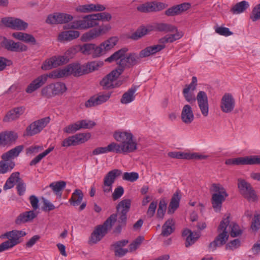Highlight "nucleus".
Masks as SVG:
<instances>
[{
    "mask_svg": "<svg viewBox=\"0 0 260 260\" xmlns=\"http://www.w3.org/2000/svg\"><path fill=\"white\" fill-rule=\"evenodd\" d=\"M115 140L119 143L112 142L116 153L124 154L132 153L138 149L136 139L129 130H118L113 135Z\"/></svg>",
    "mask_w": 260,
    "mask_h": 260,
    "instance_id": "1",
    "label": "nucleus"
},
{
    "mask_svg": "<svg viewBox=\"0 0 260 260\" xmlns=\"http://www.w3.org/2000/svg\"><path fill=\"white\" fill-rule=\"evenodd\" d=\"M128 49L126 48H122L114 53L110 57L105 59V61L111 62L113 61H117L118 64V69H122V72L126 68L133 67L141 61L140 53L139 54L136 53H129L126 56H124L125 53Z\"/></svg>",
    "mask_w": 260,
    "mask_h": 260,
    "instance_id": "2",
    "label": "nucleus"
},
{
    "mask_svg": "<svg viewBox=\"0 0 260 260\" xmlns=\"http://www.w3.org/2000/svg\"><path fill=\"white\" fill-rule=\"evenodd\" d=\"M86 74L84 65L79 63L70 64L62 69L54 70L49 73L50 78L57 79L67 77L71 75L80 76Z\"/></svg>",
    "mask_w": 260,
    "mask_h": 260,
    "instance_id": "3",
    "label": "nucleus"
},
{
    "mask_svg": "<svg viewBox=\"0 0 260 260\" xmlns=\"http://www.w3.org/2000/svg\"><path fill=\"white\" fill-rule=\"evenodd\" d=\"M230 214L226 213L224 215L222 221L219 225L218 231L220 234L216 237L215 240L209 244V248L213 251L217 247L224 245L229 238L227 227L230 224Z\"/></svg>",
    "mask_w": 260,
    "mask_h": 260,
    "instance_id": "4",
    "label": "nucleus"
},
{
    "mask_svg": "<svg viewBox=\"0 0 260 260\" xmlns=\"http://www.w3.org/2000/svg\"><path fill=\"white\" fill-rule=\"evenodd\" d=\"M210 190L212 193V207L216 212H218L220 210L222 204L225 200L228 194L224 187L219 183L212 184Z\"/></svg>",
    "mask_w": 260,
    "mask_h": 260,
    "instance_id": "5",
    "label": "nucleus"
},
{
    "mask_svg": "<svg viewBox=\"0 0 260 260\" xmlns=\"http://www.w3.org/2000/svg\"><path fill=\"white\" fill-rule=\"evenodd\" d=\"M26 235V232L23 230H13L6 232L4 234V236L8 240L0 244V252L12 248L20 243L21 242L20 239Z\"/></svg>",
    "mask_w": 260,
    "mask_h": 260,
    "instance_id": "6",
    "label": "nucleus"
},
{
    "mask_svg": "<svg viewBox=\"0 0 260 260\" xmlns=\"http://www.w3.org/2000/svg\"><path fill=\"white\" fill-rule=\"evenodd\" d=\"M116 214H113L105 221L103 225L98 226L92 233L90 242L92 243H96L100 241L112 228L116 220Z\"/></svg>",
    "mask_w": 260,
    "mask_h": 260,
    "instance_id": "7",
    "label": "nucleus"
},
{
    "mask_svg": "<svg viewBox=\"0 0 260 260\" xmlns=\"http://www.w3.org/2000/svg\"><path fill=\"white\" fill-rule=\"evenodd\" d=\"M67 88L62 82L51 83L44 87L41 90L43 96L50 99L56 95L62 94L66 91Z\"/></svg>",
    "mask_w": 260,
    "mask_h": 260,
    "instance_id": "8",
    "label": "nucleus"
},
{
    "mask_svg": "<svg viewBox=\"0 0 260 260\" xmlns=\"http://www.w3.org/2000/svg\"><path fill=\"white\" fill-rule=\"evenodd\" d=\"M111 29V26L110 24H103L98 28L90 29L84 33L81 37L80 40L83 42L91 41L106 34Z\"/></svg>",
    "mask_w": 260,
    "mask_h": 260,
    "instance_id": "9",
    "label": "nucleus"
},
{
    "mask_svg": "<svg viewBox=\"0 0 260 260\" xmlns=\"http://www.w3.org/2000/svg\"><path fill=\"white\" fill-rule=\"evenodd\" d=\"M98 23L94 21L92 14L84 16L82 19L76 20L68 25V28L74 29H87L98 26Z\"/></svg>",
    "mask_w": 260,
    "mask_h": 260,
    "instance_id": "10",
    "label": "nucleus"
},
{
    "mask_svg": "<svg viewBox=\"0 0 260 260\" xmlns=\"http://www.w3.org/2000/svg\"><path fill=\"white\" fill-rule=\"evenodd\" d=\"M121 174V170L115 169L109 171L104 176L102 185V189L104 193H108L112 191L113 183Z\"/></svg>",
    "mask_w": 260,
    "mask_h": 260,
    "instance_id": "11",
    "label": "nucleus"
},
{
    "mask_svg": "<svg viewBox=\"0 0 260 260\" xmlns=\"http://www.w3.org/2000/svg\"><path fill=\"white\" fill-rule=\"evenodd\" d=\"M122 73V69L117 68L113 70L102 79L100 82L101 85L105 89L112 88L119 86L120 84L118 83L116 80Z\"/></svg>",
    "mask_w": 260,
    "mask_h": 260,
    "instance_id": "12",
    "label": "nucleus"
},
{
    "mask_svg": "<svg viewBox=\"0 0 260 260\" xmlns=\"http://www.w3.org/2000/svg\"><path fill=\"white\" fill-rule=\"evenodd\" d=\"M90 137L91 134L89 133H78L65 139L62 142L61 146L66 147L71 146H76L80 144L84 143L87 141Z\"/></svg>",
    "mask_w": 260,
    "mask_h": 260,
    "instance_id": "13",
    "label": "nucleus"
},
{
    "mask_svg": "<svg viewBox=\"0 0 260 260\" xmlns=\"http://www.w3.org/2000/svg\"><path fill=\"white\" fill-rule=\"evenodd\" d=\"M49 117H46L34 121L26 129L25 135L31 136L39 133L50 122Z\"/></svg>",
    "mask_w": 260,
    "mask_h": 260,
    "instance_id": "14",
    "label": "nucleus"
},
{
    "mask_svg": "<svg viewBox=\"0 0 260 260\" xmlns=\"http://www.w3.org/2000/svg\"><path fill=\"white\" fill-rule=\"evenodd\" d=\"M167 6L165 3L153 1L141 4L137 7V9L142 13L155 12L165 9Z\"/></svg>",
    "mask_w": 260,
    "mask_h": 260,
    "instance_id": "15",
    "label": "nucleus"
},
{
    "mask_svg": "<svg viewBox=\"0 0 260 260\" xmlns=\"http://www.w3.org/2000/svg\"><path fill=\"white\" fill-rule=\"evenodd\" d=\"M74 17L64 13H54L48 16L46 22L48 24H63L72 21Z\"/></svg>",
    "mask_w": 260,
    "mask_h": 260,
    "instance_id": "16",
    "label": "nucleus"
},
{
    "mask_svg": "<svg viewBox=\"0 0 260 260\" xmlns=\"http://www.w3.org/2000/svg\"><path fill=\"white\" fill-rule=\"evenodd\" d=\"M2 23L13 29L23 30L28 27L27 23L19 18L5 17L2 19Z\"/></svg>",
    "mask_w": 260,
    "mask_h": 260,
    "instance_id": "17",
    "label": "nucleus"
},
{
    "mask_svg": "<svg viewBox=\"0 0 260 260\" xmlns=\"http://www.w3.org/2000/svg\"><path fill=\"white\" fill-rule=\"evenodd\" d=\"M79 48L80 52L84 55H91L93 58L101 56L102 49L98 47L95 44L85 43L79 45Z\"/></svg>",
    "mask_w": 260,
    "mask_h": 260,
    "instance_id": "18",
    "label": "nucleus"
},
{
    "mask_svg": "<svg viewBox=\"0 0 260 260\" xmlns=\"http://www.w3.org/2000/svg\"><path fill=\"white\" fill-rule=\"evenodd\" d=\"M68 62V58L64 56H54L46 60L42 66L43 70H50Z\"/></svg>",
    "mask_w": 260,
    "mask_h": 260,
    "instance_id": "19",
    "label": "nucleus"
},
{
    "mask_svg": "<svg viewBox=\"0 0 260 260\" xmlns=\"http://www.w3.org/2000/svg\"><path fill=\"white\" fill-rule=\"evenodd\" d=\"M235 106V101L233 96L229 93H225L221 98L220 107L221 111L229 113L233 111Z\"/></svg>",
    "mask_w": 260,
    "mask_h": 260,
    "instance_id": "20",
    "label": "nucleus"
},
{
    "mask_svg": "<svg viewBox=\"0 0 260 260\" xmlns=\"http://www.w3.org/2000/svg\"><path fill=\"white\" fill-rule=\"evenodd\" d=\"M2 45L7 50L12 52H24L27 50V47L20 42H15L11 40L4 38Z\"/></svg>",
    "mask_w": 260,
    "mask_h": 260,
    "instance_id": "21",
    "label": "nucleus"
},
{
    "mask_svg": "<svg viewBox=\"0 0 260 260\" xmlns=\"http://www.w3.org/2000/svg\"><path fill=\"white\" fill-rule=\"evenodd\" d=\"M197 85V78L193 76L192 78L191 82L189 85H186L182 91L185 100L190 103H193L196 101L193 91L196 89Z\"/></svg>",
    "mask_w": 260,
    "mask_h": 260,
    "instance_id": "22",
    "label": "nucleus"
},
{
    "mask_svg": "<svg viewBox=\"0 0 260 260\" xmlns=\"http://www.w3.org/2000/svg\"><path fill=\"white\" fill-rule=\"evenodd\" d=\"M196 100L197 101L198 105L204 117H207L209 114V104L207 95L205 92L200 91L198 92Z\"/></svg>",
    "mask_w": 260,
    "mask_h": 260,
    "instance_id": "23",
    "label": "nucleus"
},
{
    "mask_svg": "<svg viewBox=\"0 0 260 260\" xmlns=\"http://www.w3.org/2000/svg\"><path fill=\"white\" fill-rule=\"evenodd\" d=\"M181 119L187 125L190 124L194 120V115L190 105L186 104L183 107L181 113Z\"/></svg>",
    "mask_w": 260,
    "mask_h": 260,
    "instance_id": "24",
    "label": "nucleus"
},
{
    "mask_svg": "<svg viewBox=\"0 0 260 260\" xmlns=\"http://www.w3.org/2000/svg\"><path fill=\"white\" fill-rule=\"evenodd\" d=\"M49 76V74L39 76L29 84L26 89V92L30 93L39 88L46 82L47 78H50Z\"/></svg>",
    "mask_w": 260,
    "mask_h": 260,
    "instance_id": "25",
    "label": "nucleus"
},
{
    "mask_svg": "<svg viewBox=\"0 0 260 260\" xmlns=\"http://www.w3.org/2000/svg\"><path fill=\"white\" fill-rule=\"evenodd\" d=\"M17 135L12 132L0 133V147L10 145L17 139Z\"/></svg>",
    "mask_w": 260,
    "mask_h": 260,
    "instance_id": "26",
    "label": "nucleus"
},
{
    "mask_svg": "<svg viewBox=\"0 0 260 260\" xmlns=\"http://www.w3.org/2000/svg\"><path fill=\"white\" fill-rule=\"evenodd\" d=\"M128 242V241L127 240H122L117 241L112 244V246L113 248V250L116 256L122 257L129 252L128 249L123 248Z\"/></svg>",
    "mask_w": 260,
    "mask_h": 260,
    "instance_id": "27",
    "label": "nucleus"
},
{
    "mask_svg": "<svg viewBox=\"0 0 260 260\" xmlns=\"http://www.w3.org/2000/svg\"><path fill=\"white\" fill-rule=\"evenodd\" d=\"M25 111V108L19 107L15 108L9 111L3 119L4 122H9L17 119L22 115Z\"/></svg>",
    "mask_w": 260,
    "mask_h": 260,
    "instance_id": "28",
    "label": "nucleus"
},
{
    "mask_svg": "<svg viewBox=\"0 0 260 260\" xmlns=\"http://www.w3.org/2000/svg\"><path fill=\"white\" fill-rule=\"evenodd\" d=\"M165 47V45L163 44H158L147 47L140 52V57L143 58L154 55L160 51Z\"/></svg>",
    "mask_w": 260,
    "mask_h": 260,
    "instance_id": "29",
    "label": "nucleus"
},
{
    "mask_svg": "<svg viewBox=\"0 0 260 260\" xmlns=\"http://www.w3.org/2000/svg\"><path fill=\"white\" fill-rule=\"evenodd\" d=\"M80 32L78 30H70L60 32L58 36L59 41H71L78 38L80 36Z\"/></svg>",
    "mask_w": 260,
    "mask_h": 260,
    "instance_id": "30",
    "label": "nucleus"
},
{
    "mask_svg": "<svg viewBox=\"0 0 260 260\" xmlns=\"http://www.w3.org/2000/svg\"><path fill=\"white\" fill-rule=\"evenodd\" d=\"M139 88V86L133 85L122 96L120 102L123 104H127L135 99V92Z\"/></svg>",
    "mask_w": 260,
    "mask_h": 260,
    "instance_id": "31",
    "label": "nucleus"
},
{
    "mask_svg": "<svg viewBox=\"0 0 260 260\" xmlns=\"http://www.w3.org/2000/svg\"><path fill=\"white\" fill-rule=\"evenodd\" d=\"M37 213L34 211L23 212L17 217L15 223L18 225H20L25 222H30L37 216Z\"/></svg>",
    "mask_w": 260,
    "mask_h": 260,
    "instance_id": "32",
    "label": "nucleus"
},
{
    "mask_svg": "<svg viewBox=\"0 0 260 260\" xmlns=\"http://www.w3.org/2000/svg\"><path fill=\"white\" fill-rule=\"evenodd\" d=\"M174 34L166 35L164 37L161 38L159 40L160 44L165 45L166 43H172L174 41L180 39L183 35V33L181 31H179L176 28Z\"/></svg>",
    "mask_w": 260,
    "mask_h": 260,
    "instance_id": "33",
    "label": "nucleus"
},
{
    "mask_svg": "<svg viewBox=\"0 0 260 260\" xmlns=\"http://www.w3.org/2000/svg\"><path fill=\"white\" fill-rule=\"evenodd\" d=\"M118 40L116 37H111L108 40H107L102 43L98 47L102 49L101 56L104 54L106 51L110 50L116 44Z\"/></svg>",
    "mask_w": 260,
    "mask_h": 260,
    "instance_id": "34",
    "label": "nucleus"
},
{
    "mask_svg": "<svg viewBox=\"0 0 260 260\" xmlns=\"http://www.w3.org/2000/svg\"><path fill=\"white\" fill-rule=\"evenodd\" d=\"M153 29L152 26H147V27H141L138 29L134 33H133L130 38L134 40H138L141 38L148 34L149 32Z\"/></svg>",
    "mask_w": 260,
    "mask_h": 260,
    "instance_id": "35",
    "label": "nucleus"
},
{
    "mask_svg": "<svg viewBox=\"0 0 260 260\" xmlns=\"http://www.w3.org/2000/svg\"><path fill=\"white\" fill-rule=\"evenodd\" d=\"M235 164L236 165H255V155L235 158Z\"/></svg>",
    "mask_w": 260,
    "mask_h": 260,
    "instance_id": "36",
    "label": "nucleus"
},
{
    "mask_svg": "<svg viewBox=\"0 0 260 260\" xmlns=\"http://www.w3.org/2000/svg\"><path fill=\"white\" fill-rule=\"evenodd\" d=\"M175 222L173 219L167 220L162 226L161 235L163 236H168L171 235L175 229Z\"/></svg>",
    "mask_w": 260,
    "mask_h": 260,
    "instance_id": "37",
    "label": "nucleus"
},
{
    "mask_svg": "<svg viewBox=\"0 0 260 260\" xmlns=\"http://www.w3.org/2000/svg\"><path fill=\"white\" fill-rule=\"evenodd\" d=\"M20 180L19 172L13 173L6 181L4 186V189L7 190L12 188L14 186L15 183L17 182L18 183Z\"/></svg>",
    "mask_w": 260,
    "mask_h": 260,
    "instance_id": "38",
    "label": "nucleus"
},
{
    "mask_svg": "<svg viewBox=\"0 0 260 260\" xmlns=\"http://www.w3.org/2000/svg\"><path fill=\"white\" fill-rule=\"evenodd\" d=\"M103 64V61L101 60L92 61L86 64H84L85 67V73L88 74L94 71L98 70L100 68L102 67Z\"/></svg>",
    "mask_w": 260,
    "mask_h": 260,
    "instance_id": "39",
    "label": "nucleus"
},
{
    "mask_svg": "<svg viewBox=\"0 0 260 260\" xmlns=\"http://www.w3.org/2000/svg\"><path fill=\"white\" fill-rule=\"evenodd\" d=\"M83 193L80 189H76L72 193L69 202L74 206L79 205L82 202L83 198Z\"/></svg>",
    "mask_w": 260,
    "mask_h": 260,
    "instance_id": "40",
    "label": "nucleus"
},
{
    "mask_svg": "<svg viewBox=\"0 0 260 260\" xmlns=\"http://www.w3.org/2000/svg\"><path fill=\"white\" fill-rule=\"evenodd\" d=\"M22 149L23 147L22 146H17L7 152L4 153L2 156V158L4 160H9L10 159L17 157L22 150Z\"/></svg>",
    "mask_w": 260,
    "mask_h": 260,
    "instance_id": "41",
    "label": "nucleus"
},
{
    "mask_svg": "<svg viewBox=\"0 0 260 260\" xmlns=\"http://www.w3.org/2000/svg\"><path fill=\"white\" fill-rule=\"evenodd\" d=\"M249 4L248 2L243 1L237 3L231 9L232 12L234 14H239L244 12L248 7Z\"/></svg>",
    "mask_w": 260,
    "mask_h": 260,
    "instance_id": "42",
    "label": "nucleus"
},
{
    "mask_svg": "<svg viewBox=\"0 0 260 260\" xmlns=\"http://www.w3.org/2000/svg\"><path fill=\"white\" fill-rule=\"evenodd\" d=\"M180 200V197H179L178 193L176 192L174 194L170 203L168 209L169 213H173L174 211L178 208L179 205Z\"/></svg>",
    "mask_w": 260,
    "mask_h": 260,
    "instance_id": "43",
    "label": "nucleus"
},
{
    "mask_svg": "<svg viewBox=\"0 0 260 260\" xmlns=\"http://www.w3.org/2000/svg\"><path fill=\"white\" fill-rule=\"evenodd\" d=\"M66 183L64 181H59L51 183L49 187L52 189L56 195L61 197L60 191L66 187Z\"/></svg>",
    "mask_w": 260,
    "mask_h": 260,
    "instance_id": "44",
    "label": "nucleus"
},
{
    "mask_svg": "<svg viewBox=\"0 0 260 260\" xmlns=\"http://www.w3.org/2000/svg\"><path fill=\"white\" fill-rule=\"evenodd\" d=\"M154 28L159 31L165 32H174L176 30V27L168 23H158L154 25Z\"/></svg>",
    "mask_w": 260,
    "mask_h": 260,
    "instance_id": "45",
    "label": "nucleus"
},
{
    "mask_svg": "<svg viewBox=\"0 0 260 260\" xmlns=\"http://www.w3.org/2000/svg\"><path fill=\"white\" fill-rule=\"evenodd\" d=\"M110 152L115 153V150L111 143L106 147H100L96 148L92 151V154L93 155H98Z\"/></svg>",
    "mask_w": 260,
    "mask_h": 260,
    "instance_id": "46",
    "label": "nucleus"
},
{
    "mask_svg": "<svg viewBox=\"0 0 260 260\" xmlns=\"http://www.w3.org/2000/svg\"><path fill=\"white\" fill-rule=\"evenodd\" d=\"M131 201L129 199H124L120 201L116 207L117 212L127 213L129 210Z\"/></svg>",
    "mask_w": 260,
    "mask_h": 260,
    "instance_id": "47",
    "label": "nucleus"
},
{
    "mask_svg": "<svg viewBox=\"0 0 260 260\" xmlns=\"http://www.w3.org/2000/svg\"><path fill=\"white\" fill-rule=\"evenodd\" d=\"M94 21L96 23H98V21H109L112 18L111 14L107 12H102L92 14Z\"/></svg>",
    "mask_w": 260,
    "mask_h": 260,
    "instance_id": "48",
    "label": "nucleus"
},
{
    "mask_svg": "<svg viewBox=\"0 0 260 260\" xmlns=\"http://www.w3.org/2000/svg\"><path fill=\"white\" fill-rule=\"evenodd\" d=\"M7 161H0V174H5L11 171L14 167L15 164L13 162Z\"/></svg>",
    "mask_w": 260,
    "mask_h": 260,
    "instance_id": "49",
    "label": "nucleus"
},
{
    "mask_svg": "<svg viewBox=\"0 0 260 260\" xmlns=\"http://www.w3.org/2000/svg\"><path fill=\"white\" fill-rule=\"evenodd\" d=\"M238 187L242 196L245 194L246 192H247L252 188L250 183L242 179H238Z\"/></svg>",
    "mask_w": 260,
    "mask_h": 260,
    "instance_id": "50",
    "label": "nucleus"
},
{
    "mask_svg": "<svg viewBox=\"0 0 260 260\" xmlns=\"http://www.w3.org/2000/svg\"><path fill=\"white\" fill-rule=\"evenodd\" d=\"M53 147H49L43 152L38 155L36 157L31 160L30 162V165L34 166L39 163L44 157L50 153L53 150Z\"/></svg>",
    "mask_w": 260,
    "mask_h": 260,
    "instance_id": "51",
    "label": "nucleus"
},
{
    "mask_svg": "<svg viewBox=\"0 0 260 260\" xmlns=\"http://www.w3.org/2000/svg\"><path fill=\"white\" fill-rule=\"evenodd\" d=\"M229 229L231 236L232 237H237L242 233L239 225L235 222L230 223L229 225Z\"/></svg>",
    "mask_w": 260,
    "mask_h": 260,
    "instance_id": "52",
    "label": "nucleus"
},
{
    "mask_svg": "<svg viewBox=\"0 0 260 260\" xmlns=\"http://www.w3.org/2000/svg\"><path fill=\"white\" fill-rule=\"evenodd\" d=\"M166 208L167 203L166 201L164 200H160L157 212V216L158 218L161 219L163 218L166 210Z\"/></svg>",
    "mask_w": 260,
    "mask_h": 260,
    "instance_id": "53",
    "label": "nucleus"
},
{
    "mask_svg": "<svg viewBox=\"0 0 260 260\" xmlns=\"http://www.w3.org/2000/svg\"><path fill=\"white\" fill-rule=\"evenodd\" d=\"M81 129L79 121L70 124L63 128V132L67 134H72L74 133L77 131Z\"/></svg>",
    "mask_w": 260,
    "mask_h": 260,
    "instance_id": "54",
    "label": "nucleus"
},
{
    "mask_svg": "<svg viewBox=\"0 0 260 260\" xmlns=\"http://www.w3.org/2000/svg\"><path fill=\"white\" fill-rule=\"evenodd\" d=\"M144 240V238L142 236H139L136 238L131 244L129 245V252H132L136 250V249L140 246Z\"/></svg>",
    "mask_w": 260,
    "mask_h": 260,
    "instance_id": "55",
    "label": "nucleus"
},
{
    "mask_svg": "<svg viewBox=\"0 0 260 260\" xmlns=\"http://www.w3.org/2000/svg\"><path fill=\"white\" fill-rule=\"evenodd\" d=\"M139 178V174L137 172H125L123 174L122 179L124 180L134 182Z\"/></svg>",
    "mask_w": 260,
    "mask_h": 260,
    "instance_id": "56",
    "label": "nucleus"
},
{
    "mask_svg": "<svg viewBox=\"0 0 260 260\" xmlns=\"http://www.w3.org/2000/svg\"><path fill=\"white\" fill-rule=\"evenodd\" d=\"M168 155L173 158L188 159V153L174 151L169 152Z\"/></svg>",
    "mask_w": 260,
    "mask_h": 260,
    "instance_id": "57",
    "label": "nucleus"
},
{
    "mask_svg": "<svg viewBox=\"0 0 260 260\" xmlns=\"http://www.w3.org/2000/svg\"><path fill=\"white\" fill-rule=\"evenodd\" d=\"M78 52H80L79 45H75L70 48L64 53V56L68 58V61Z\"/></svg>",
    "mask_w": 260,
    "mask_h": 260,
    "instance_id": "58",
    "label": "nucleus"
},
{
    "mask_svg": "<svg viewBox=\"0 0 260 260\" xmlns=\"http://www.w3.org/2000/svg\"><path fill=\"white\" fill-rule=\"evenodd\" d=\"M199 237L200 234L197 232H193L192 234H190V235L188 236L186 239V247H187L193 244Z\"/></svg>",
    "mask_w": 260,
    "mask_h": 260,
    "instance_id": "59",
    "label": "nucleus"
},
{
    "mask_svg": "<svg viewBox=\"0 0 260 260\" xmlns=\"http://www.w3.org/2000/svg\"><path fill=\"white\" fill-rule=\"evenodd\" d=\"M78 121L80 129H90L95 125V123L90 120H82Z\"/></svg>",
    "mask_w": 260,
    "mask_h": 260,
    "instance_id": "60",
    "label": "nucleus"
},
{
    "mask_svg": "<svg viewBox=\"0 0 260 260\" xmlns=\"http://www.w3.org/2000/svg\"><path fill=\"white\" fill-rule=\"evenodd\" d=\"M243 196L249 202H254L257 199V196L252 187Z\"/></svg>",
    "mask_w": 260,
    "mask_h": 260,
    "instance_id": "61",
    "label": "nucleus"
},
{
    "mask_svg": "<svg viewBox=\"0 0 260 260\" xmlns=\"http://www.w3.org/2000/svg\"><path fill=\"white\" fill-rule=\"evenodd\" d=\"M241 245V241L239 239H234L226 245V249L228 250H234L239 248Z\"/></svg>",
    "mask_w": 260,
    "mask_h": 260,
    "instance_id": "62",
    "label": "nucleus"
},
{
    "mask_svg": "<svg viewBox=\"0 0 260 260\" xmlns=\"http://www.w3.org/2000/svg\"><path fill=\"white\" fill-rule=\"evenodd\" d=\"M250 18L252 21H255L260 19V4L253 8L250 15Z\"/></svg>",
    "mask_w": 260,
    "mask_h": 260,
    "instance_id": "63",
    "label": "nucleus"
},
{
    "mask_svg": "<svg viewBox=\"0 0 260 260\" xmlns=\"http://www.w3.org/2000/svg\"><path fill=\"white\" fill-rule=\"evenodd\" d=\"M260 228V215H255L252 222L251 228L253 231H257Z\"/></svg>",
    "mask_w": 260,
    "mask_h": 260,
    "instance_id": "64",
    "label": "nucleus"
}]
</instances>
